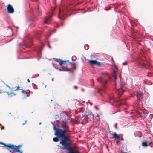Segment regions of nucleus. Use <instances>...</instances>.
Wrapping results in <instances>:
<instances>
[{
    "label": "nucleus",
    "mask_w": 153,
    "mask_h": 153,
    "mask_svg": "<svg viewBox=\"0 0 153 153\" xmlns=\"http://www.w3.org/2000/svg\"><path fill=\"white\" fill-rule=\"evenodd\" d=\"M53 129L56 133L59 134L62 136L64 138H66L67 139H70L69 136L66 135L65 134L71 132L69 130V127L65 122V123L57 125V126L55 125L53 126Z\"/></svg>",
    "instance_id": "1"
},
{
    "label": "nucleus",
    "mask_w": 153,
    "mask_h": 153,
    "mask_svg": "<svg viewBox=\"0 0 153 153\" xmlns=\"http://www.w3.org/2000/svg\"><path fill=\"white\" fill-rule=\"evenodd\" d=\"M114 78L115 84V88L116 90V93L119 95H121L126 90L124 86L123 85L121 81L120 77L119 76L117 77L115 75H114Z\"/></svg>",
    "instance_id": "2"
},
{
    "label": "nucleus",
    "mask_w": 153,
    "mask_h": 153,
    "mask_svg": "<svg viewBox=\"0 0 153 153\" xmlns=\"http://www.w3.org/2000/svg\"><path fill=\"white\" fill-rule=\"evenodd\" d=\"M101 75L100 77L97 78L96 80L98 82L102 84V88L101 90H103L105 88V85L107 82V80L109 79L110 78L108 73L106 72H102Z\"/></svg>",
    "instance_id": "3"
},
{
    "label": "nucleus",
    "mask_w": 153,
    "mask_h": 153,
    "mask_svg": "<svg viewBox=\"0 0 153 153\" xmlns=\"http://www.w3.org/2000/svg\"><path fill=\"white\" fill-rule=\"evenodd\" d=\"M106 102L112 104L113 105H114L117 107H120L122 104H124V100L119 99L117 100L114 97L113 95L109 96L106 100Z\"/></svg>",
    "instance_id": "4"
},
{
    "label": "nucleus",
    "mask_w": 153,
    "mask_h": 153,
    "mask_svg": "<svg viewBox=\"0 0 153 153\" xmlns=\"http://www.w3.org/2000/svg\"><path fill=\"white\" fill-rule=\"evenodd\" d=\"M54 135L56 136L53 138V140L55 142H57L59 141V138H60V144H61L62 146H63L68 139L64 137L61 135L59 134L56 133L55 131Z\"/></svg>",
    "instance_id": "5"
},
{
    "label": "nucleus",
    "mask_w": 153,
    "mask_h": 153,
    "mask_svg": "<svg viewBox=\"0 0 153 153\" xmlns=\"http://www.w3.org/2000/svg\"><path fill=\"white\" fill-rule=\"evenodd\" d=\"M67 62H68V63H70V64L73 63L69 62V61L68 60H67V61H60L59 62V65H60V66L62 68V69H59L57 68L55 66V64H53V65L54 67L55 68V69H58L60 71H70V70L68 69L66 67H64V66H63L62 65L63 64H66Z\"/></svg>",
    "instance_id": "6"
},
{
    "label": "nucleus",
    "mask_w": 153,
    "mask_h": 153,
    "mask_svg": "<svg viewBox=\"0 0 153 153\" xmlns=\"http://www.w3.org/2000/svg\"><path fill=\"white\" fill-rule=\"evenodd\" d=\"M68 10V9L66 7L60 8L59 10L58 18L60 19H64L65 18V16Z\"/></svg>",
    "instance_id": "7"
},
{
    "label": "nucleus",
    "mask_w": 153,
    "mask_h": 153,
    "mask_svg": "<svg viewBox=\"0 0 153 153\" xmlns=\"http://www.w3.org/2000/svg\"><path fill=\"white\" fill-rule=\"evenodd\" d=\"M0 144L4 145L5 147H7L11 149L15 150L16 152H18L19 153H22V152L19 149V145L18 146H14L13 145H6L2 142L0 143Z\"/></svg>",
    "instance_id": "8"
},
{
    "label": "nucleus",
    "mask_w": 153,
    "mask_h": 153,
    "mask_svg": "<svg viewBox=\"0 0 153 153\" xmlns=\"http://www.w3.org/2000/svg\"><path fill=\"white\" fill-rule=\"evenodd\" d=\"M55 8L54 7L52 8L51 10V13L49 14L45 17V18L43 21V22L44 24H48L50 23V21L51 17L53 15V12L55 10Z\"/></svg>",
    "instance_id": "9"
},
{
    "label": "nucleus",
    "mask_w": 153,
    "mask_h": 153,
    "mask_svg": "<svg viewBox=\"0 0 153 153\" xmlns=\"http://www.w3.org/2000/svg\"><path fill=\"white\" fill-rule=\"evenodd\" d=\"M7 10L8 13L10 14L13 13L14 11V9L12 6L10 4H8L7 7Z\"/></svg>",
    "instance_id": "10"
},
{
    "label": "nucleus",
    "mask_w": 153,
    "mask_h": 153,
    "mask_svg": "<svg viewBox=\"0 0 153 153\" xmlns=\"http://www.w3.org/2000/svg\"><path fill=\"white\" fill-rule=\"evenodd\" d=\"M87 116L88 120L91 121H93L94 120V116L93 113L90 111H89L88 112Z\"/></svg>",
    "instance_id": "11"
},
{
    "label": "nucleus",
    "mask_w": 153,
    "mask_h": 153,
    "mask_svg": "<svg viewBox=\"0 0 153 153\" xmlns=\"http://www.w3.org/2000/svg\"><path fill=\"white\" fill-rule=\"evenodd\" d=\"M88 117L87 114L82 116L81 120L84 123H86L88 122Z\"/></svg>",
    "instance_id": "12"
},
{
    "label": "nucleus",
    "mask_w": 153,
    "mask_h": 153,
    "mask_svg": "<svg viewBox=\"0 0 153 153\" xmlns=\"http://www.w3.org/2000/svg\"><path fill=\"white\" fill-rule=\"evenodd\" d=\"M137 101H139L140 100H141L142 98V94L140 92H137Z\"/></svg>",
    "instance_id": "13"
},
{
    "label": "nucleus",
    "mask_w": 153,
    "mask_h": 153,
    "mask_svg": "<svg viewBox=\"0 0 153 153\" xmlns=\"http://www.w3.org/2000/svg\"><path fill=\"white\" fill-rule=\"evenodd\" d=\"M42 33L41 31H36L35 33V36L37 39H38L39 37L42 34Z\"/></svg>",
    "instance_id": "14"
},
{
    "label": "nucleus",
    "mask_w": 153,
    "mask_h": 153,
    "mask_svg": "<svg viewBox=\"0 0 153 153\" xmlns=\"http://www.w3.org/2000/svg\"><path fill=\"white\" fill-rule=\"evenodd\" d=\"M151 143L146 140H144L142 143V146L144 147H146L149 145H150Z\"/></svg>",
    "instance_id": "15"
},
{
    "label": "nucleus",
    "mask_w": 153,
    "mask_h": 153,
    "mask_svg": "<svg viewBox=\"0 0 153 153\" xmlns=\"http://www.w3.org/2000/svg\"><path fill=\"white\" fill-rule=\"evenodd\" d=\"M56 29H53L51 30H48V33L47 34V36H46V38L48 39L51 35L50 33L51 32H54L56 30Z\"/></svg>",
    "instance_id": "16"
},
{
    "label": "nucleus",
    "mask_w": 153,
    "mask_h": 153,
    "mask_svg": "<svg viewBox=\"0 0 153 153\" xmlns=\"http://www.w3.org/2000/svg\"><path fill=\"white\" fill-rule=\"evenodd\" d=\"M113 136L114 138L115 139H117L118 140L120 139V135H117L116 133V132H114L113 134Z\"/></svg>",
    "instance_id": "17"
},
{
    "label": "nucleus",
    "mask_w": 153,
    "mask_h": 153,
    "mask_svg": "<svg viewBox=\"0 0 153 153\" xmlns=\"http://www.w3.org/2000/svg\"><path fill=\"white\" fill-rule=\"evenodd\" d=\"M22 48L25 49V48H27L28 47V44L27 42H24L23 44L22 45Z\"/></svg>",
    "instance_id": "18"
},
{
    "label": "nucleus",
    "mask_w": 153,
    "mask_h": 153,
    "mask_svg": "<svg viewBox=\"0 0 153 153\" xmlns=\"http://www.w3.org/2000/svg\"><path fill=\"white\" fill-rule=\"evenodd\" d=\"M7 93L8 94V95L10 97H12L13 96H15L16 95V94L13 92H12L10 93H9V92H7Z\"/></svg>",
    "instance_id": "19"
},
{
    "label": "nucleus",
    "mask_w": 153,
    "mask_h": 153,
    "mask_svg": "<svg viewBox=\"0 0 153 153\" xmlns=\"http://www.w3.org/2000/svg\"><path fill=\"white\" fill-rule=\"evenodd\" d=\"M113 68L114 69V73L116 74L118 70V68L115 65H114L113 66Z\"/></svg>",
    "instance_id": "20"
},
{
    "label": "nucleus",
    "mask_w": 153,
    "mask_h": 153,
    "mask_svg": "<svg viewBox=\"0 0 153 153\" xmlns=\"http://www.w3.org/2000/svg\"><path fill=\"white\" fill-rule=\"evenodd\" d=\"M79 112L80 113H82L84 111L85 108L84 107H81L79 108Z\"/></svg>",
    "instance_id": "21"
},
{
    "label": "nucleus",
    "mask_w": 153,
    "mask_h": 153,
    "mask_svg": "<svg viewBox=\"0 0 153 153\" xmlns=\"http://www.w3.org/2000/svg\"><path fill=\"white\" fill-rule=\"evenodd\" d=\"M42 46H40L39 47V48L38 49V52L39 54H40V51L42 49V46H43V45L42 44Z\"/></svg>",
    "instance_id": "22"
},
{
    "label": "nucleus",
    "mask_w": 153,
    "mask_h": 153,
    "mask_svg": "<svg viewBox=\"0 0 153 153\" xmlns=\"http://www.w3.org/2000/svg\"><path fill=\"white\" fill-rule=\"evenodd\" d=\"M96 61L94 60H89L88 61V62L91 65H94L95 64Z\"/></svg>",
    "instance_id": "23"
},
{
    "label": "nucleus",
    "mask_w": 153,
    "mask_h": 153,
    "mask_svg": "<svg viewBox=\"0 0 153 153\" xmlns=\"http://www.w3.org/2000/svg\"><path fill=\"white\" fill-rule=\"evenodd\" d=\"M22 92L24 94L25 97H27L29 96V95L27 94V92L26 91L23 90Z\"/></svg>",
    "instance_id": "24"
},
{
    "label": "nucleus",
    "mask_w": 153,
    "mask_h": 153,
    "mask_svg": "<svg viewBox=\"0 0 153 153\" xmlns=\"http://www.w3.org/2000/svg\"><path fill=\"white\" fill-rule=\"evenodd\" d=\"M53 59H54V60L55 61L59 62H59H60V61H62L61 60H60V59H59L55 58H54Z\"/></svg>",
    "instance_id": "25"
},
{
    "label": "nucleus",
    "mask_w": 153,
    "mask_h": 153,
    "mask_svg": "<svg viewBox=\"0 0 153 153\" xmlns=\"http://www.w3.org/2000/svg\"><path fill=\"white\" fill-rule=\"evenodd\" d=\"M84 48L85 50H88L89 48V46L88 45H85L84 46Z\"/></svg>",
    "instance_id": "26"
},
{
    "label": "nucleus",
    "mask_w": 153,
    "mask_h": 153,
    "mask_svg": "<svg viewBox=\"0 0 153 153\" xmlns=\"http://www.w3.org/2000/svg\"><path fill=\"white\" fill-rule=\"evenodd\" d=\"M95 64L97 65L100 66L101 65V63L100 62L96 61Z\"/></svg>",
    "instance_id": "27"
},
{
    "label": "nucleus",
    "mask_w": 153,
    "mask_h": 153,
    "mask_svg": "<svg viewBox=\"0 0 153 153\" xmlns=\"http://www.w3.org/2000/svg\"><path fill=\"white\" fill-rule=\"evenodd\" d=\"M31 24H32V26H34V25H33V24L34 23V21L33 20H32L31 21Z\"/></svg>",
    "instance_id": "28"
},
{
    "label": "nucleus",
    "mask_w": 153,
    "mask_h": 153,
    "mask_svg": "<svg viewBox=\"0 0 153 153\" xmlns=\"http://www.w3.org/2000/svg\"><path fill=\"white\" fill-rule=\"evenodd\" d=\"M143 114L144 116L145 117V116H147V114L146 112H143Z\"/></svg>",
    "instance_id": "29"
},
{
    "label": "nucleus",
    "mask_w": 153,
    "mask_h": 153,
    "mask_svg": "<svg viewBox=\"0 0 153 153\" xmlns=\"http://www.w3.org/2000/svg\"><path fill=\"white\" fill-rule=\"evenodd\" d=\"M20 89V87L19 86H18L17 87V88L15 89V91H18Z\"/></svg>",
    "instance_id": "30"
},
{
    "label": "nucleus",
    "mask_w": 153,
    "mask_h": 153,
    "mask_svg": "<svg viewBox=\"0 0 153 153\" xmlns=\"http://www.w3.org/2000/svg\"><path fill=\"white\" fill-rule=\"evenodd\" d=\"M72 68L73 69H76V66L75 65H73L72 66Z\"/></svg>",
    "instance_id": "31"
},
{
    "label": "nucleus",
    "mask_w": 153,
    "mask_h": 153,
    "mask_svg": "<svg viewBox=\"0 0 153 153\" xmlns=\"http://www.w3.org/2000/svg\"><path fill=\"white\" fill-rule=\"evenodd\" d=\"M122 64L123 65H126V64H127V62H124Z\"/></svg>",
    "instance_id": "32"
},
{
    "label": "nucleus",
    "mask_w": 153,
    "mask_h": 153,
    "mask_svg": "<svg viewBox=\"0 0 153 153\" xmlns=\"http://www.w3.org/2000/svg\"><path fill=\"white\" fill-rule=\"evenodd\" d=\"M37 9H38V12H39V15H40V13H41L40 12V11L39 10V7L38 6H37Z\"/></svg>",
    "instance_id": "33"
},
{
    "label": "nucleus",
    "mask_w": 153,
    "mask_h": 153,
    "mask_svg": "<svg viewBox=\"0 0 153 153\" xmlns=\"http://www.w3.org/2000/svg\"><path fill=\"white\" fill-rule=\"evenodd\" d=\"M27 120L25 121V122L22 124V125H24L25 124H26L27 123Z\"/></svg>",
    "instance_id": "34"
},
{
    "label": "nucleus",
    "mask_w": 153,
    "mask_h": 153,
    "mask_svg": "<svg viewBox=\"0 0 153 153\" xmlns=\"http://www.w3.org/2000/svg\"><path fill=\"white\" fill-rule=\"evenodd\" d=\"M115 128L117 129V123H116L115 125Z\"/></svg>",
    "instance_id": "35"
},
{
    "label": "nucleus",
    "mask_w": 153,
    "mask_h": 153,
    "mask_svg": "<svg viewBox=\"0 0 153 153\" xmlns=\"http://www.w3.org/2000/svg\"><path fill=\"white\" fill-rule=\"evenodd\" d=\"M76 57L75 56H73L72 57V61H73L74 60H73V59L74 58H75Z\"/></svg>",
    "instance_id": "36"
},
{
    "label": "nucleus",
    "mask_w": 153,
    "mask_h": 153,
    "mask_svg": "<svg viewBox=\"0 0 153 153\" xmlns=\"http://www.w3.org/2000/svg\"><path fill=\"white\" fill-rule=\"evenodd\" d=\"M119 140H124L123 139V138H120V139H119Z\"/></svg>",
    "instance_id": "37"
},
{
    "label": "nucleus",
    "mask_w": 153,
    "mask_h": 153,
    "mask_svg": "<svg viewBox=\"0 0 153 153\" xmlns=\"http://www.w3.org/2000/svg\"><path fill=\"white\" fill-rule=\"evenodd\" d=\"M74 88H75V89H77V87L76 86H74Z\"/></svg>",
    "instance_id": "38"
},
{
    "label": "nucleus",
    "mask_w": 153,
    "mask_h": 153,
    "mask_svg": "<svg viewBox=\"0 0 153 153\" xmlns=\"http://www.w3.org/2000/svg\"><path fill=\"white\" fill-rule=\"evenodd\" d=\"M27 82H28V83H29V82H30V81L29 80V79H27Z\"/></svg>",
    "instance_id": "39"
},
{
    "label": "nucleus",
    "mask_w": 153,
    "mask_h": 153,
    "mask_svg": "<svg viewBox=\"0 0 153 153\" xmlns=\"http://www.w3.org/2000/svg\"><path fill=\"white\" fill-rule=\"evenodd\" d=\"M142 137V136L141 135H140V136H138V137H139V138H140Z\"/></svg>",
    "instance_id": "40"
},
{
    "label": "nucleus",
    "mask_w": 153,
    "mask_h": 153,
    "mask_svg": "<svg viewBox=\"0 0 153 153\" xmlns=\"http://www.w3.org/2000/svg\"><path fill=\"white\" fill-rule=\"evenodd\" d=\"M48 46L50 48H51V46L48 44Z\"/></svg>",
    "instance_id": "41"
},
{
    "label": "nucleus",
    "mask_w": 153,
    "mask_h": 153,
    "mask_svg": "<svg viewBox=\"0 0 153 153\" xmlns=\"http://www.w3.org/2000/svg\"><path fill=\"white\" fill-rule=\"evenodd\" d=\"M4 129V127L3 126H2V128H1V129L2 130V129Z\"/></svg>",
    "instance_id": "42"
},
{
    "label": "nucleus",
    "mask_w": 153,
    "mask_h": 153,
    "mask_svg": "<svg viewBox=\"0 0 153 153\" xmlns=\"http://www.w3.org/2000/svg\"><path fill=\"white\" fill-rule=\"evenodd\" d=\"M105 10H107V11H108V10H109V9H105Z\"/></svg>",
    "instance_id": "43"
},
{
    "label": "nucleus",
    "mask_w": 153,
    "mask_h": 153,
    "mask_svg": "<svg viewBox=\"0 0 153 153\" xmlns=\"http://www.w3.org/2000/svg\"><path fill=\"white\" fill-rule=\"evenodd\" d=\"M8 88H9V89H11V88L10 86H8Z\"/></svg>",
    "instance_id": "44"
},
{
    "label": "nucleus",
    "mask_w": 153,
    "mask_h": 153,
    "mask_svg": "<svg viewBox=\"0 0 153 153\" xmlns=\"http://www.w3.org/2000/svg\"><path fill=\"white\" fill-rule=\"evenodd\" d=\"M10 89H11L12 90H13V88H11Z\"/></svg>",
    "instance_id": "45"
},
{
    "label": "nucleus",
    "mask_w": 153,
    "mask_h": 153,
    "mask_svg": "<svg viewBox=\"0 0 153 153\" xmlns=\"http://www.w3.org/2000/svg\"><path fill=\"white\" fill-rule=\"evenodd\" d=\"M118 143H119V142H118V141H116V143H117V144H118Z\"/></svg>",
    "instance_id": "46"
},
{
    "label": "nucleus",
    "mask_w": 153,
    "mask_h": 153,
    "mask_svg": "<svg viewBox=\"0 0 153 153\" xmlns=\"http://www.w3.org/2000/svg\"><path fill=\"white\" fill-rule=\"evenodd\" d=\"M58 117V116L57 115H56V116H55V117Z\"/></svg>",
    "instance_id": "47"
},
{
    "label": "nucleus",
    "mask_w": 153,
    "mask_h": 153,
    "mask_svg": "<svg viewBox=\"0 0 153 153\" xmlns=\"http://www.w3.org/2000/svg\"><path fill=\"white\" fill-rule=\"evenodd\" d=\"M2 93V92L0 90V93Z\"/></svg>",
    "instance_id": "48"
},
{
    "label": "nucleus",
    "mask_w": 153,
    "mask_h": 153,
    "mask_svg": "<svg viewBox=\"0 0 153 153\" xmlns=\"http://www.w3.org/2000/svg\"><path fill=\"white\" fill-rule=\"evenodd\" d=\"M6 85V86H7V87H8V86H9L8 85Z\"/></svg>",
    "instance_id": "49"
},
{
    "label": "nucleus",
    "mask_w": 153,
    "mask_h": 153,
    "mask_svg": "<svg viewBox=\"0 0 153 153\" xmlns=\"http://www.w3.org/2000/svg\"><path fill=\"white\" fill-rule=\"evenodd\" d=\"M6 85V86H7V87H8V86H9L8 85Z\"/></svg>",
    "instance_id": "50"
},
{
    "label": "nucleus",
    "mask_w": 153,
    "mask_h": 153,
    "mask_svg": "<svg viewBox=\"0 0 153 153\" xmlns=\"http://www.w3.org/2000/svg\"><path fill=\"white\" fill-rule=\"evenodd\" d=\"M6 85V86H7V87H8V86H9L8 85Z\"/></svg>",
    "instance_id": "51"
},
{
    "label": "nucleus",
    "mask_w": 153,
    "mask_h": 153,
    "mask_svg": "<svg viewBox=\"0 0 153 153\" xmlns=\"http://www.w3.org/2000/svg\"><path fill=\"white\" fill-rule=\"evenodd\" d=\"M41 124V123L40 122V123H39V124L40 125Z\"/></svg>",
    "instance_id": "52"
},
{
    "label": "nucleus",
    "mask_w": 153,
    "mask_h": 153,
    "mask_svg": "<svg viewBox=\"0 0 153 153\" xmlns=\"http://www.w3.org/2000/svg\"><path fill=\"white\" fill-rule=\"evenodd\" d=\"M52 81H53V79H52Z\"/></svg>",
    "instance_id": "53"
},
{
    "label": "nucleus",
    "mask_w": 153,
    "mask_h": 153,
    "mask_svg": "<svg viewBox=\"0 0 153 153\" xmlns=\"http://www.w3.org/2000/svg\"><path fill=\"white\" fill-rule=\"evenodd\" d=\"M89 103L91 105V103Z\"/></svg>",
    "instance_id": "54"
},
{
    "label": "nucleus",
    "mask_w": 153,
    "mask_h": 153,
    "mask_svg": "<svg viewBox=\"0 0 153 153\" xmlns=\"http://www.w3.org/2000/svg\"><path fill=\"white\" fill-rule=\"evenodd\" d=\"M46 85H45V87H46Z\"/></svg>",
    "instance_id": "55"
},
{
    "label": "nucleus",
    "mask_w": 153,
    "mask_h": 153,
    "mask_svg": "<svg viewBox=\"0 0 153 153\" xmlns=\"http://www.w3.org/2000/svg\"><path fill=\"white\" fill-rule=\"evenodd\" d=\"M56 121H59L58 120H57Z\"/></svg>",
    "instance_id": "56"
},
{
    "label": "nucleus",
    "mask_w": 153,
    "mask_h": 153,
    "mask_svg": "<svg viewBox=\"0 0 153 153\" xmlns=\"http://www.w3.org/2000/svg\"><path fill=\"white\" fill-rule=\"evenodd\" d=\"M124 153H127V152H125Z\"/></svg>",
    "instance_id": "57"
}]
</instances>
